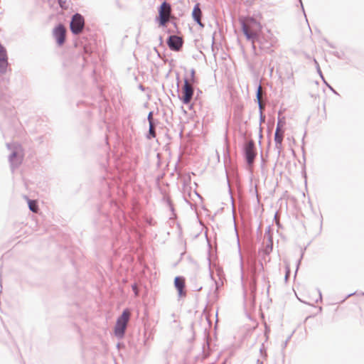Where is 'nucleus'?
<instances>
[{"instance_id": "obj_1", "label": "nucleus", "mask_w": 364, "mask_h": 364, "mask_svg": "<svg viewBox=\"0 0 364 364\" xmlns=\"http://www.w3.org/2000/svg\"><path fill=\"white\" fill-rule=\"evenodd\" d=\"M275 39L269 32L262 33L251 41L252 50L255 55H259L258 50L265 53L273 52L272 47L275 43Z\"/></svg>"}, {"instance_id": "obj_2", "label": "nucleus", "mask_w": 364, "mask_h": 364, "mask_svg": "<svg viewBox=\"0 0 364 364\" xmlns=\"http://www.w3.org/2000/svg\"><path fill=\"white\" fill-rule=\"evenodd\" d=\"M240 26L244 36L250 41L262 33L260 23L252 17L247 18L246 21L240 20Z\"/></svg>"}, {"instance_id": "obj_3", "label": "nucleus", "mask_w": 364, "mask_h": 364, "mask_svg": "<svg viewBox=\"0 0 364 364\" xmlns=\"http://www.w3.org/2000/svg\"><path fill=\"white\" fill-rule=\"evenodd\" d=\"M158 16L156 21L160 26L164 27L171 14V5L166 1H164L158 7Z\"/></svg>"}, {"instance_id": "obj_4", "label": "nucleus", "mask_w": 364, "mask_h": 364, "mask_svg": "<svg viewBox=\"0 0 364 364\" xmlns=\"http://www.w3.org/2000/svg\"><path fill=\"white\" fill-rule=\"evenodd\" d=\"M194 94V90L189 84V80L187 77L183 79V85L181 88V93L178 95V98L183 105H188Z\"/></svg>"}, {"instance_id": "obj_5", "label": "nucleus", "mask_w": 364, "mask_h": 364, "mask_svg": "<svg viewBox=\"0 0 364 364\" xmlns=\"http://www.w3.org/2000/svg\"><path fill=\"white\" fill-rule=\"evenodd\" d=\"M242 154L247 164L251 166L257 156L256 147L253 141L251 140L245 143Z\"/></svg>"}, {"instance_id": "obj_6", "label": "nucleus", "mask_w": 364, "mask_h": 364, "mask_svg": "<svg viewBox=\"0 0 364 364\" xmlns=\"http://www.w3.org/2000/svg\"><path fill=\"white\" fill-rule=\"evenodd\" d=\"M84 27V16L79 13H75V14H73L70 22V29L73 34H80L82 31Z\"/></svg>"}, {"instance_id": "obj_7", "label": "nucleus", "mask_w": 364, "mask_h": 364, "mask_svg": "<svg viewBox=\"0 0 364 364\" xmlns=\"http://www.w3.org/2000/svg\"><path fill=\"white\" fill-rule=\"evenodd\" d=\"M166 43L172 51H180L183 47V40L181 37L176 35H170L168 36Z\"/></svg>"}, {"instance_id": "obj_8", "label": "nucleus", "mask_w": 364, "mask_h": 364, "mask_svg": "<svg viewBox=\"0 0 364 364\" xmlns=\"http://www.w3.org/2000/svg\"><path fill=\"white\" fill-rule=\"evenodd\" d=\"M66 29L62 23L58 24L53 31V37L58 46H63L65 42Z\"/></svg>"}, {"instance_id": "obj_9", "label": "nucleus", "mask_w": 364, "mask_h": 364, "mask_svg": "<svg viewBox=\"0 0 364 364\" xmlns=\"http://www.w3.org/2000/svg\"><path fill=\"white\" fill-rule=\"evenodd\" d=\"M174 287L177 290L179 298L186 296L185 278L182 276H177L174 278Z\"/></svg>"}, {"instance_id": "obj_10", "label": "nucleus", "mask_w": 364, "mask_h": 364, "mask_svg": "<svg viewBox=\"0 0 364 364\" xmlns=\"http://www.w3.org/2000/svg\"><path fill=\"white\" fill-rule=\"evenodd\" d=\"M9 66L8 55L6 48L0 43V74L4 75Z\"/></svg>"}, {"instance_id": "obj_11", "label": "nucleus", "mask_w": 364, "mask_h": 364, "mask_svg": "<svg viewBox=\"0 0 364 364\" xmlns=\"http://www.w3.org/2000/svg\"><path fill=\"white\" fill-rule=\"evenodd\" d=\"M193 21L201 28H204L205 25L201 21L202 11L199 3H196L192 10L191 14Z\"/></svg>"}, {"instance_id": "obj_12", "label": "nucleus", "mask_w": 364, "mask_h": 364, "mask_svg": "<svg viewBox=\"0 0 364 364\" xmlns=\"http://www.w3.org/2000/svg\"><path fill=\"white\" fill-rule=\"evenodd\" d=\"M9 161L10 163L11 168L14 171L16 168L22 162V158L18 156L16 151H13L9 156Z\"/></svg>"}, {"instance_id": "obj_13", "label": "nucleus", "mask_w": 364, "mask_h": 364, "mask_svg": "<svg viewBox=\"0 0 364 364\" xmlns=\"http://www.w3.org/2000/svg\"><path fill=\"white\" fill-rule=\"evenodd\" d=\"M255 95H256L255 96L256 98H255V101L258 105L259 112V123L262 124V122H264L265 117L262 114V105L261 98H260L261 97V85L260 84H259L257 87Z\"/></svg>"}, {"instance_id": "obj_14", "label": "nucleus", "mask_w": 364, "mask_h": 364, "mask_svg": "<svg viewBox=\"0 0 364 364\" xmlns=\"http://www.w3.org/2000/svg\"><path fill=\"white\" fill-rule=\"evenodd\" d=\"M127 323L117 321L114 326V335L117 338H122L125 334Z\"/></svg>"}, {"instance_id": "obj_15", "label": "nucleus", "mask_w": 364, "mask_h": 364, "mask_svg": "<svg viewBox=\"0 0 364 364\" xmlns=\"http://www.w3.org/2000/svg\"><path fill=\"white\" fill-rule=\"evenodd\" d=\"M284 138V130H275L274 140L275 143V148L278 149L279 154L282 146V140Z\"/></svg>"}, {"instance_id": "obj_16", "label": "nucleus", "mask_w": 364, "mask_h": 364, "mask_svg": "<svg viewBox=\"0 0 364 364\" xmlns=\"http://www.w3.org/2000/svg\"><path fill=\"white\" fill-rule=\"evenodd\" d=\"M157 124L156 122H151L149 124V131L147 134H146V137L148 139H151L156 137V131H155V127Z\"/></svg>"}, {"instance_id": "obj_17", "label": "nucleus", "mask_w": 364, "mask_h": 364, "mask_svg": "<svg viewBox=\"0 0 364 364\" xmlns=\"http://www.w3.org/2000/svg\"><path fill=\"white\" fill-rule=\"evenodd\" d=\"M129 319V311L128 309L123 310L122 314L117 318V321H119L122 323H127Z\"/></svg>"}, {"instance_id": "obj_18", "label": "nucleus", "mask_w": 364, "mask_h": 364, "mask_svg": "<svg viewBox=\"0 0 364 364\" xmlns=\"http://www.w3.org/2000/svg\"><path fill=\"white\" fill-rule=\"evenodd\" d=\"M129 319V311L128 309L123 310L122 314L117 318V321H119L122 323H127Z\"/></svg>"}, {"instance_id": "obj_19", "label": "nucleus", "mask_w": 364, "mask_h": 364, "mask_svg": "<svg viewBox=\"0 0 364 364\" xmlns=\"http://www.w3.org/2000/svg\"><path fill=\"white\" fill-rule=\"evenodd\" d=\"M25 197L27 200V203H28V208H29L30 210L33 213L37 212V210H38V206L37 203L33 200L29 199L27 196H25Z\"/></svg>"}, {"instance_id": "obj_20", "label": "nucleus", "mask_w": 364, "mask_h": 364, "mask_svg": "<svg viewBox=\"0 0 364 364\" xmlns=\"http://www.w3.org/2000/svg\"><path fill=\"white\" fill-rule=\"evenodd\" d=\"M268 244L266 245L264 250L263 249V253L264 252L266 255H269L273 249V240H272V236L269 235L268 237Z\"/></svg>"}, {"instance_id": "obj_21", "label": "nucleus", "mask_w": 364, "mask_h": 364, "mask_svg": "<svg viewBox=\"0 0 364 364\" xmlns=\"http://www.w3.org/2000/svg\"><path fill=\"white\" fill-rule=\"evenodd\" d=\"M280 113H281L280 112H279V113H278L279 117H278V122H277V128H276L277 130H281L282 128L285 124V118L284 117L281 118Z\"/></svg>"}, {"instance_id": "obj_22", "label": "nucleus", "mask_w": 364, "mask_h": 364, "mask_svg": "<svg viewBox=\"0 0 364 364\" xmlns=\"http://www.w3.org/2000/svg\"><path fill=\"white\" fill-rule=\"evenodd\" d=\"M191 282L193 283V290L199 291L203 289V287L201 285H199L196 283V277H192L191 278Z\"/></svg>"}, {"instance_id": "obj_23", "label": "nucleus", "mask_w": 364, "mask_h": 364, "mask_svg": "<svg viewBox=\"0 0 364 364\" xmlns=\"http://www.w3.org/2000/svg\"><path fill=\"white\" fill-rule=\"evenodd\" d=\"M189 80V84L194 85L196 83V70L194 68H191L190 71V78Z\"/></svg>"}, {"instance_id": "obj_24", "label": "nucleus", "mask_w": 364, "mask_h": 364, "mask_svg": "<svg viewBox=\"0 0 364 364\" xmlns=\"http://www.w3.org/2000/svg\"><path fill=\"white\" fill-rule=\"evenodd\" d=\"M323 83H324V84H325V85H326L329 88V90H330L333 93H334L335 95H338V93L336 92V90H334V88H333V87L330 84H328V83L326 81V80H323Z\"/></svg>"}, {"instance_id": "obj_25", "label": "nucleus", "mask_w": 364, "mask_h": 364, "mask_svg": "<svg viewBox=\"0 0 364 364\" xmlns=\"http://www.w3.org/2000/svg\"><path fill=\"white\" fill-rule=\"evenodd\" d=\"M153 114L154 112L152 111L149 112L148 116H147V120L149 122V124L151 122H156L155 120L153 119Z\"/></svg>"}, {"instance_id": "obj_26", "label": "nucleus", "mask_w": 364, "mask_h": 364, "mask_svg": "<svg viewBox=\"0 0 364 364\" xmlns=\"http://www.w3.org/2000/svg\"><path fill=\"white\" fill-rule=\"evenodd\" d=\"M259 351H260V353H261V355L262 356V358L267 357V355L266 350L264 349V344L262 345V347L260 348Z\"/></svg>"}, {"instance_id": "obj_27", "label": "nucleus", "mask_w": 364, "mask_h": 364, "mask_svg": "<svg viewBox=\"0 0 364 364\" xmlns=\"http://www.w3.org/2000/svg\"><path fill=\"white\" fill-rule=\"evenodd\" d=\"M315 62H316V64H318L316 61H315ZM317 72L319 74L320 77H321L322 80L323 81V80H325V78H324V77L323 75V73H322V72H321L318 65H317Z\"/></svg>"}, {"instance_id": "obj_28", "label": "nucleus", "mask_w": 364, "mask_h": 364, "mask_svg": "<svg viewBox=\"0 0 364 364\" xmlns=\"http://www.w3.org/2000/svg\"><path fill=\"white\" fill-rule=\"evenodd\" d=\"M303 256H304V252H301V257H300V258L297 261L296 272H297V270L299 269V265L301 264V259L303 258Z\"/></svg>"}, {"instance_id": "obj_29", "label": "nucleus", "mask_w": 364, "mask_h": 364, "mask_svg": "<svg viewBox=\"0 0 364 364\" xmlns=\"http://www.w3.org/2000/svg\"><path fill=\"white\" fill-rule=\"evenodd\" d=\"M67 0H58V3L61 8L65 7Z\"/></svg>"}, {"instance_id": "obj_30", "label": "nucleus", "mask_w": 364, "mask_h": 364, "mask_svg": "<svg viewBox=\"0 0 364 364\" xmlns=\"http://www.w3.org/2000/svg\"><path fill=\"white\" fill-rule=\"evenodd\" d=\"M167 204H168V205L169 206L170 210H171L172 212H173L174 208H173V206L172 202H171V200L169 198H168V199H167Z\"/></svg>"}, {"instance_id": "obj_31", "label": "nucleus", "mask_w": 364, "mask_h": 364, "mask_svg": "<svg viewBox=\"0 0 364 364\" xmlns=\"http://www.w3.org/2000/svg\"><path fill=\"white\" fill-rule=\"evenodd\" d=\"M318 294H319V299H316V302H318V301H321L322 300V296H321V292L320 290H318Z\"/></svg>"}, {"instance_id": "obj_32", "label": "nucleus", "mask_w": 364, "mask_h": 364, "mask_svg": "<svg viewBox=\"0 0 364 364\" xmlns=\"http://www.w3.org/2000/svg\"><path fill=\"white\" fill-rule=\"evenodd\" d=\"M299 1L300 3V4H301V9H302V11H303L304 14H305L304 8V6H303L301 0H299ZM304 15H305V17L306 18V14H304Z\"/></svg>"}, {"instance_id": "obj_33", "label": "nucleus", "mask_w": 364, "mask_h": 364, "mask_svg": "<svg viewBox=\"0 0 364 364\" xmlns=\"http://www.w3.org/2000/svg\"><path fill=\"white\" fill-rule=\"evenodd\" d=\"M116 5L119 9L122 8L121 4L118 0L116 1Z\"/></svg>"}, {"instance_id": "obj_34", "label": "nucleus", "mask_w": 364, "mask_h": 364, "mask_svg": "<svg viewBox=\"0 0 364 364\" xmlns=\"http://www.w3.org/2000/svg\"><path fill=\"white\" fill-rule=\"evenodd\" d=\"M139 89L144 91L145 90V87H144V85H142L141 84H140L139 85Z\"/></svg>"}, {"instance_id": "obj_35", "label": "nucleus", "mask_w": 364, "mask_h": 364, "mask_svg": "<svg viewBox=\"0 0 364 364\" xmlns=\"http://www.w3.org/2000/svg\"><path fill=\"white\" fill-rule=\"evenodd\" d=\"M179 82H180L179 77H177V87H178L177 91L178 92L179 91Z\"/></svg>"}, {"instance_id": "obj_36", "label": "nucleus", "mask_w": 364, "mask_h": 364, "mask_svg": "<svg viewBox=\"0 0 364 364\" xmlns=\"http://www.w3.org/2000/svg\"><path fill=\"white\" fill-rule=\"evenodd\" d=\"M287 343H287V341H284V342L283 343V344H282V348H285L287 347Z\"/></svg>"}, {"instance_id": "obj_37", "label": "nucleus", "mask_w": 364, "mask_h": 364, "mask_svg": "<svg viewBox=\"0 0 364 364\" xmlns=\"http://www.w3.org/2000/svg\"><path fill=\"white\" fill-rule=\"evenodd\" d=\"M269 230H270V227H268L267 230H266V234H268V236L271 235L269 233Z\"/></svg>"}, {"instance_id": "obj_38", "label": "nucleus", "mask_w": 364, "mask_h": 364, "mask_svg": "<svg viewBox=\"0 0 364 364\" xmlns=\"http://www.w3.org/2000/svg\"><path fill=\"white\" fill-rule=\"evenodd\" d=\"M214 43H215V38H214V37H213V39H212V49L213 50Z\"/></svg>"}, {"instance_id": "obj_39", "label": "nucleus", "mask_w": 364, "mask_h": 364, "mask_svg": "<svg viewBox=\"0 0 364 364\" xmlns=\"http://www.w3.org/2000/svg\"><path fill=\"white\" fill-rule=\"evenodd\" d=\"M291 336H292V334H291L290 336H288V338L286 339V341H287V342L288 343V342L289 341V340L291 339Z\"/></svg>"}, {"instance_id": "obj_40", "label": "nucleus", "mask_w": 364, "mask_h": 364, "mask_svg": "<svg viewBox=\"0 0 364 364\" xmlns=\"http://www.w3.org/2000/svg\"><path fill=\"white\" fill-rule=\"evenodd\" d=\"M240 259H241V269H242V268H243V263H242V257L241 255H240Z\"/></svg>"}, {"instance_id": "obj_41", "label": "nucleus", "mask_w": 364, "mask_h": 364, "mask_svg": "<svg viewBox=\"0 0 364 364\" xmlns=\"http://www.w3.org/2000/svg\"><path fill=\"white\" fill-rule=\"evenodd\" d=\"M257 364H263V361L260 360L259 359H257Z\"/></svg>"}, {"instance_id": "obj_42", "label": "nucleus", "mask_w": 364, "mask_h": 364, "mask_svg": "<svg viewBox=\"0 0 364 364\" xmlns=\"http://www.w3.org/2000/svg\"><path fill=\"white\" fill-rule=\"evenodd\" d=\"M289 271V270H287V272H286L285 279H287V278H288Z\"/></svg>"}, {"instance_id": "obj_43", "label": "nucleus", "mask_w": 364, "mask_h": 364, "mask_svg": "<svg viewBox=\"0 0 364 364\" xmlns=\"http://www.w3.org/2000/svg\"><path fill=\"white\" fill-rule=\"evenodd\" d=\"M333 54H334V55H335V56H336V57H338V58H340V56H339V55H338V52H336V53H334Z\"/></svg>"}, {"instance_id": "obj_44", "label": "nucleus", "mask_w": 364, "mask_h": 364, "mask_svg": "<svg viewBox=\"0 0 364 364\" xmlns=\"http://www.w3.org/2000/svg\"><path fill=\"white\" fill-rule=\"evenodd\" d=\"M355 294V292L348 294V295L346 296V299H347V298H348V297H350V296H352V295H354Z\"/></svg>"}, {"instance_id": "obj_45", "label": "nucleus", "mask_w": 364, "mask_h": 364, "mask_svg": "<svg viewBox=\"0 0 364 364\" xmlns=\"http://www.w3.org/2000/svg\"><path fill=\"white\" fill-rule=\"evenodd\" d=\"M215 284H216V289H215V292L217 291L218 290V282H215Z\"/></svg>"}, {"instance_id": "obj_46", "label": "nucleus", "mask_w": 364, "mask_h": 364, "mask_svg": "<svg viewBox=\"0 0 364 364\" xmlns=\"http://www.w3.org/2000/svg\"><path fill=\"white\" fill-rule=\"evenodd\" d=\"M6 145H7L8 149H11V145L9 144H7Z\"/></svg>"}, {"instance_id": "obj_47", "label": "nucleus", "mask_w": 364, "mask_h": 364, "mask_svg": "<svg viewBox=\"0 0 364 364\" xmlns=\"http://www.w3.org/2000/svg\"><path fill=\"white\" fill-rule=\"evenodd\" d=\"M159 41H160L161 43H162L163 40H162V37L161 36L159 37Z\"/></svg>"}, {"instance_id": "obj_48", "label": "nucleus", "mask_w": 364, "mask_h": 364, "mask_svg": "<svg viewBox=\"0 0 364 364\" xmlns=\"http://www.w3.org/2000/svg\"><path fill=\"white\" fill-rule=\"evenodd\" d=\"M135 288H136V285L134 284V285H133V286H132V289H133V290H134V289H135Z\"/></svg>"}, {"instance_id": "obj_49", "label": "nucleus", "mask_w": 364, "mask_h": 364, "mask_svg": "<svg viewBox=\"0 0 364 364\" xmlns=\"http://www.w3.org/2000/svg\"><path fill=\"white\" fill-rule=\"evenodd\" d=\"M273 70H274V68L272 67V68L270 69V73H272Z\"/></svg>"}, {"instance_id": "obj_50", "label": "nucleus", "mask_w": 364, "mask_h": 364, "mask_svg": "<svg viewBox=\"0 0 364 364\" xmlns=\"http://www.w3.org/2000/svg\"><path fill=\"white\" fill-rule=\"evenodd\" d=\"M227 183H228V185L229 189L230 190V184H229V181H228V180L227 181Z\"/></svg>"}, {"instance_id": "obj_51", "label": "nucleus", "mask_w": 364, "mask_h": 364, "mask_svg": "<svg viewBox=\"0 0 364 364\" xmlns=\"http://www.w3.org/2000/svg\"><path fill=\"white\" fill-rule=\"evenodd\" d=\"M361 294H362V295H364V292H363Z\"/></svg>"}]
</instances>
